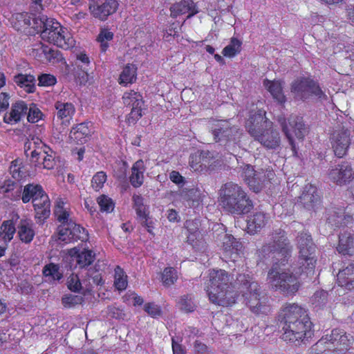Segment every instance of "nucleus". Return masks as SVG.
<instances>
[{
    "label": "nucleus",
    "mask_w": 354,
    "mask_h": 354,
    "mask_svg": "<svg viewBox=\"0 0 354 354\" xmlns=\"http://www.w3.org/2000/svg\"><path fill=\"white\" fill-rule=\"evenodd\" d=\"M297 243L299 257L297 263L292 266V270H286L281 268V262L274 261L268 272L267 281L270 287L286 295L293 294L299 290L298 275L313 273L317 262L316 247L310 234L304 232L299 233Z\"/></svg>",
    "instance_id": "f257e3e1"
},
{
    "label": "nucleus",
    "mask_w": 354,
    "mask_h": 354,
    "mask_svg": "<svg viewBox=\"0 0 354 354\" xmlns=\"http://www.w3.org/2000/svg\"><path fill=\"white\" fill-rule=\"evenodd\" d=\"M279 317L283 324L281 338L286 342L303 341L312 335V323L306 310L296 304H287Z\"/></svg>",
    "instance_id": "f03ea898"
},
{
    "label": "nucleus",
    "mask_w": 354,
    "mask_h": 354,
    "mask_svg": "<svg viewBox=\"0 0 354 354\" xmlns=\"http://www.w3.org/2000/svg\"><path fill=\"white\" fill-rule=\"evenodd\" d=\"M218 201L225 212L234 215L246 214L253 207V203L245 190L232 182L221 186Z\"/></svg>",
    "instance_id": "7ed1b4c3"
},
{
    "label": "nucleus",
    "mask_w": 354,
    "mask_h": 354,
    "mask_svg": "<svg viewBox=\"0 0 354 354\" xmlns=\"http://www.w3.org/2000/svg\"><path fill=\"white\" fill-rule=\"evenodd\" d=\"M248 133L267 149L276 150L281 145L279 131L271 127L265 117V112L259 111L251 115L245 124Z\"/></svg>",
    "instance_id": "20e7f679"
},
{
    "label": "nucleus",
    "mask_w": 354,
    "mask_h": 354,
    "mask_svg": "<svg viewBox=\"0 0 354 354\" xmlns=\"http://www.w3.org/2000/svg\"><path fill=\"white\" fill-rule=\"evenodd\" d=\"M209 300L218 306H229L236 301L230 276L224 270H212L209 273V283L205 288Z\"/></svg>",
    "instance_id": "39448f33"
},
{
    "label": "nucleus",
    "mask_w": 354,
    "mask_h": 354,
    "mask_svg": "<svg viewBox=\"0 0 354 354\" xmlns=\"http://www.w3.org/2000/svg\"><path fill=\"white\" fill-rule=\"evenodd\" d=\"M236 281L240 285L239 288L243 292L245 304L252 312L256 314H266L269 312L268 297L250 274H239Z\"/></svg>",
    "instance_id": "423d86ee"
},
{
    "label": "nucleus",
    "mask_w": 354,
    "mask_h": 354,
    "mask_svg": "<svg viewBox=\"0 0 354 354\" xmlns=\"http://www.w3.org/2000/svg\"><path fill=\"white\" fill-rule=\"evenodd\" d=\"M261 253L266 255L272 254L274 261L286 265L291 257L292 245L288 239L286 232L281 229L274 230L269 235V239L261 248Z\"/></svg>",
    "instance_id": "0eeeda50"
},
{
    "label": "nucleus",
    "mask_w": 354,
    "mask_h": 354,
    "mask_svg": "<svg viewBox=\"0 0 354 354\" xmlns=\"http://www.w3.org/2000/svg\"><path fill=\"white\" fill-rule=\"evenodd\" d=\"M208 127L214 140L229 151H234L240 142L241 131L229 120H213L209 122Z\"/></svg>",
    "instance_id": "6e6552de"
},
{
    "label": "nucleus",
    "mask_w": 354,
    "mask_h": 354,
    "mask_svg": "<svg viewBox=\"0 0 354 354\" xmlns=\"http://www.w3.org/2000/svg\"><path fill=\"white\" fill-rule=\"evenodd\" d=\"M353 341V336L347 335L342 330L336 328L330 335L327 334L320 339L307 354H326L327 350L335 352L347 351Z\"/></svg>",
    "instance_id": "1a4fd4ad"
},
{
    "label": "nucleus",
    "mask_w": 354,
    "mask_h": 354,
    "mask_svg": "<svg viewBox=\"0 0 354 354\" xmlns=\"http://www.w3.org/2000/svg\"><path fill=\"white\" fill-rule=\"evenodd\" d=\"M46 26V29H43L41 32V37L43 40L64 49H68L75 45V40L71 37L67 30L55 19L49 21Z\"/></svg>",
    "instance_id": "9d476101"
},
{
    "label": "nucleus",
    "mask_w": 354,
    "mask_h": 354,
    "mask_svg": "<svg viewBox=\"0 0 354 354\" xmlns=\"http://www.w3.org/2000/svg\"><path fill=\"white\" fill-rule=\"evenodd\" d=\"M291 92L297 100H305L310 96H315L320 101L327 100V95L319 84L308 77H299L295 80L291 84Z\"/></svg>",
    "instance_id": "9b49d317"
},
{
    "label": "nucleus",
    "mask_w": 354,
    "mask_h": 354,
    "mask_svg": "<svg viewBox=\"0 0 354 354\" xmlns=\"http://www.w3.org/2000/svg\"><path fill=\"white\" fill-rule=\"evenodd\" d=\"M55 113L53 124H59L60 127H56L59 133L66 132V127L71 124L75 112V108L71 102L57 101L55 103Z\"/></svg>",
    "instance_id": "f8f14e48"
},
{
    "label": "nucleus",
    "mask_w": 354,
    "mask_h": 354,
    "mask_svg": "<svg viewBox=\"0 0 354 354\" xmlns=\"http://www.w3.org/2000/svg\"><path fill=\"white\" fill-rule=\"evenodd\" d=\"M119 3L117 0H89L88 9L91 15L100 21H106L109 16L114 14Z\"/></svg>",
    "instance_id": "ddd939ff"
},
{
    "label": "nucleus",
    "mask_w": 354,
    "mask_h": 354,
    "mask_svg": "<svg viewBox=\"0 0 354 354\" xmlns=\"http://www.w3.org/2000/svg\"><path fill=\"white\" fill-rule=\"evenodd\" d=\"M88 238V234L86 230L80 225L76 224L73 221L65 227H58V240L63 242L64 244L80 240L86 241Z\"/></svg>",
    "instance_id": "4468645a"
},
{
    "label": "nucleus",
    "mask_w": 354,
    "mask_h": 354,
    "mask_svg": "<svg viewBox=\"0 0 354 354\" xmlns=\"http://www.w3.org/2000/svg\"><path fill=\"white\" fill-rule=\"evenodd\" d=\"M288 124L290 129L288 126L286 120H283V122H281V128L290 145L292 146V150L295 151V146L290 131H292L297 138L302 139L307 131V129L304 124L302 118L298 116H291L288 119Z\"/></svg>",
    "instance_id": "2eb2a0df"
},
{
    "label": "nucleus",
    "mask_w": 354,
    "mask_h": 354,
    "mask_svg": "<svg viewBox=\"0 0 354 354\" xmlns=\"http://www.w3.org/2000/svg\"><path fill=\"white\" fill-rule=\"evenodd\" d=\"M56 153L51 149L30 151V162L38 168L52 169L56 165Z\"/></svg>",
    "instance_id": "dca6fc26"
},
{
    "label": "nucleus",
    "mask_w": 354,
    "mask_h": 354,
    "mask_svg": "<svg viewBox=\"0 0 354 354\" xmlns=\"http://www.w3.org/2000/svg\"><path fill=\"white\" fill-rule=\"evenodd\" d=\"M352 209V207H347L346 209L335 207L328 209L327 222L335 227L348 226L353 221V215L350 214Z\"/></svg>",
    "instance_id": "f3484780"
},
{
    "label": "nucleus",
    "mask_w": 354,
    "mask_h": 354,
    "mask_svg": "<svg viewBox=\"0 0 354 354\" xmlns=\"http://www.w3.org/2000/svg\"><path fill=\"white\" fill-rule=\"evenodd\" d=\"M331 144L335 156L343 157L351 144L350 131L344 128L335 131L331 136Z\"/></svg>",
    "instance_id": "a211bd4d"
},
{
    "label": "nucleus",
    "mask_w": 354,
    "mask_h": 354,
    "mask_svg": "<svg viewBox=\"0 0 354 354\" xmlns=\"http://www.w3.org/2000/svg\"><path fill=\"white\" fill-rule=\"evenodd\" d=\"M328 176L333 182L342 185L353 179L354 172L348 162H344L332 167L329 170Z\"/></svg>",
    "instance_id": "6ab92c4d"
},
{
    "label": "nucleus",
    "mask_w": 354,
    "mask_h": 354,
    "mask_svg": "<svg viewBox=\"0 0 354 354\" xmlns=\"http://www.w3.org/2000/svg\"><path fill=\"white\" fill-rule=\"evenodd\" d=\"M170 16L177 18L181 15H187V18H190L198 12V8L192 0H182L173 4L170 7Z\"/></svg>",
    "instance_id": "aec40b11"
},
{
    "label": "nucleus",
    "mask_w": 354,
    "mask_h": 354,
    "mask_svg": "<svg viewBox=\"0 0 354 354\" xmlns=\"http://www.w3.org/2000/svg\"><path fill=\"white\" fill-rule=\"evenodd\" d=\"M19 21H22L24 26H30L37 31V33L41 32L43 29H46L47 23L53 19L48 18L46 15H39L35 16L33 15L21 14L17 17Z\"/></svg>",
    "instance_id": "412c9836"
},
{
    "label": "nucleus",
    "mask_w": 354,
    "mask_h": 354,
    "mask_svg": "<svg viewBox=\"0 0 354 354\" xmlns=\"http://www.w3.org/2000/svg\"><path fill=\"white\" fill-rule=\"evenodd\" d=\"M319 196L317 194L316 187L313 185H306L303 189L302 194L299 196V202L303 206L308 209H313L319 203Z\"/></svg>",
    "instance_id": "4be33fe9"
},
{
    "label": "nucleus",
    "mask_w": 354,
    "mask_h": 354,
    "mask_svg": "<svg viewBox=\"0 0 354 354\" xmlns=\"http://www.w3.org/2000/svg\"><path fill=\"white\" fill-rule=\"evenodd\" d=\"M32 203L37 219L41 221L50 216V201L45 192L43 194L39 195L38 197L34 198Z\"/></svg>",
    "instance_id": "5701e85b"
},
{
    "label": "nucleus",
    "mask_w": 354,
    "mask_h": 354,
    "mask_svg": "<svg viewBox=\"0 0 354 354\" xmlns=\"http://www.w3.org/2000/svg\"><path fill=\"white\" fill-rule=\"evenodd\" d=\"M268 216L262 212H257L250 215L247 220L248 232L254 234L260 232L267 224Z\"/></svg>",
    "instance_id": "b1692460"
},
{
    "label": "nucleus",
    "mask_w": 354,
    "mask_h": 354,
    "mask_svg": "<svg viewBox=\"0 0 354 354\" xmlns=\"http://www.w3.org/2000/svg\"><path fill=\"white\" fill-rule=\"evenodd\" d=\"M28 111V106L23 101H19L12 105L10 112L6 113L3 117L6 123L14 124L24 117Z\"/></svg>",
    "instance_id": "393cba45"
},
{
    "label": "nucleus",
    "mask_w": 354,
    "mask_h": 354,
    "mask_svg": "<svg viewBox=\"0 0 354 354\" xmlns=\"http://www.w3.org/2000/svg\"><path fill=\"white\" fill-rule=\"evenodd\" d=\"M68 254L81 268L90 266L94 261L95 257L92 250H84L80 252L77 248L69 250Z\"/></svg>",
    "instance_id": "a878e982"
},
{
    "label": "nucleus",
    "mask_w": 354,
    "mask_h": 354,
    "mask_svg": "<svg viewBox=\"0 0 354 354\" xmlns=\"http://www.w3.org/2000/svg\"><path fill=\"white\" fill-rule=\"evenodd\" d=\"M337 281L339 286L350 290L354 289V261L339 271Z\"/></svg>",
    "instance_id": "bb28decb"
},
{
    "label": "nucleus",
    "mask_w": 354,
    "mask_h": 354,
    "mask_svg": "<svg viewBox=\"0 0 354 354\" xmlns=\"http://www.w3.org/2000/svg\"><path fill=\"white\" fill-rule=\"evenodd\" d=\"M223 248L225 252L231 254L230 257L235 261L242 251L243 244L232 235L225 234L223 238Z\"/></svg>",
    "instance_id": "cd10ccee"
},
{
    "label": "nucleus",
    "mask_w": 354,
    "mask_h": 354,
    "mask_svg": "<svg viewBox=\"0 0 354 354\" xmlns=\"http://www.w3.org/2000/svg\"><path fill=\"white\" fill-rule=\"evenodd\" d=\"M145 171L146 167L142 160L140 159L134 162L131 167V174L129 176V181L133 187L138 188L142 185Z\"/></svg>",
    "instance_id": "c85d7f7f"
},
{
    "label": "nucleus",
    "mask_w": 354,
    "mask_h": 354,
    "mask_svg": "<svg viewBox=\"0 0 354 354\" xmlns=\"http://www.w3.org/2000/svg\"><path fill=\"white\" fill-rule=\"evenodd\" d=\"M18 235L20 240L25 243H30L34 236L33 223L30 219H21L18 225Z\"/></svg>",
    "instance_id": "c756f323"
},
{
    "label": "nucleus",
    "mask_w": 354,
    "mask_h": 354,
    "mask_svg": "<svg viewBox=\"0 0 354 354\" xmlns=\"http://www.w3.org/2000/svg\"><path fill=\"white\" fill-rule=\"evenodd\" d=\"M13 82L24 88L26 93H31L35 91L36 80L35 76L30 74L18 73L13 77Z\"/></svg>",
    "instance_id": "7c9ffc66"
},
{
    "label": "nucleus",
    "mask_w": 354,
    "mask_h": 354,
    "mask_svg": "<svg viewBox=\"0 0 354 354\" xmlns=\"http://www.w3.org/2000/svg\"><path fill=\"white\" fill-rule=\"evenodd\" d=\"M88 124L89 122H83L73 127L70 132V138L77 144L86 142L91 133Z\"/></svg>",
    "instance_id": "2f4dec72"
},
{
    "label": "nucleus",
    "mask_w": 354,
    "mask_h": 354,
    "mask_svg": "<svg viewBox=\"0 0 354 354\" xmlns=\"http://www.w3.org/2000/svg\"><path fill=\"white\" fill-rule=\"evenodd\" d=\"M354 247V234L344 232L339 235V243L337 250L344 255L351 254V250Z\"/></svg>",
    "instance_id": "473e14b6"
},
{
    "label": "nucleus",
    "mask_w": 354,
    "mask_h": 354,
    "mask_svg": "<svg viewBox=\"0 0 354 354\" xmlns=\"http://www.w3.org/2000/svg\"><path fill=\"white\" fill-rule=\"evenodd\" d=\"M263 85L270 93L274 99L278 102L282 104L286 101V97L283 93L281 82L279 81H270L266 80Z\"/></svg>",
    "instance_id": "72a5a7b5"
},
{
    "label": "nucleus",
    "mask_w": 354,
    "mask_h": 354,
    "mask_svg": "<svg viewBox=\"0 0 354 354\" xmlns=\"http://www.w3.org/2000/svg\"><path fill=\"white\" fill-rule=\"evenodd\" d=\"M10 173L17 180H21L28 175V170L21 159H16L11 162Z\"/></svg>",
    "instance_id": "f704fd0d"
},
{
    "label": "nucleus",
    "mask_w": 354,
    "mask_h": 354,
    "mask_svg": "<svg viewBox=\"0 0 354 354\" xmlns=\"http://www.w3.org/2000/svg\"><path fill=\"white\" fill-rule=\"evenodd\" d=\"M44 192L42 187L39 185L28 184L23 190L21 200L24 203H28L31 199L37 198Z\"/></svg>",
    "instance_id": "c9c22d12"
},
{
    "label": "nucleus",
    "mask_w": 354,
    "mask_h": 354,
    "mask_svg": "<svg viewBox=\"0 0 354 354\" xmlns=\"http://www.w3.org/2000/svg\"><path fill=\"white\" fill-rule=\"evenodd\" d=\"M266 183V174L262 169L259 170L255 176H252V178H249L248 185L254 192L258 193L262 190Z\"/></svg>",
    "instance_id": "e433bc0d"
},
{
    "label": "nucleus",
    "mask_w": 354,
    "mask_h": 354,
    "mask_svg": "<svg viewBox=\"0 0 354 354\" xmlns=\"http://www.w3.org/2000/svg\"><path fill=\"white\" fill-rule=\"evenodd\" d=\"M204 197V191L199 187L186 189L182 193V198L187 201H191L192 205H194V203L201 202Z\"/></svg>",
    "instance_id": "4c0bfd02"
},
{
    "label": "nucleus",
    "mask_w": 354,
    "mask_h": 354,
    "mask_svg": "<svg viewBox=\"0 0 354 354\" xmlns=\"http://www.w3.org/2000/svg\"><path fill=\"white\" fill-rule=\"evenodd\" d=\"M137 68L133 64H127L122 70L120 76V84L127 85L132 84L136 80Z\"/></svg>",
    "instance_id": "58836bf2"
},
{
    "label": "nucleus",
    "mask_w": 354,
    "mask_h": 354,
    "mask_svg": "<svg viewBox=\"0 0 354 354\" xmlns=\"http://www.w3.org/2000/svg\"><path fill=\"white\" fill-rule=\"evenodd\" d=\"M134 103L130 106L131 110L129 114L127 120L129 123H135L142 116V106L143 105V100L142 95L138 98H135Z\"/></svg>",
    "instance_id": "ea45409f"
},
{
    "label": "nucleus",
    "mask_w": 354,
    "mask_h": 354,
    "mask_svg": "<svg viewBox=\"0 0 354 354\" xmlns=\"http://www.w3.org/2000/svg\"><path fill=\"white\" fill-rule=\"evenodd\" d=\"M15 232L16 228L12 221L8 220L3 222L1 225L0 237L4 242L10 241Z\"/></svg>",
    "instance_id": "a19ab883"
},
{
    "label": "nucleus",
    "mask_w": 354,
    "mask_h": 354,
    "mask_svg": "<svg viewBox=\"0 0 354 354\" xmlns=\"http://www.w3.org/2000/svg\"><path fill=\"white\" fill-rule=\"evenodd\" d=\"M54 214L57 221L62 223L59 227L67 226V224L71 221L69 219V212L64 207L62 201H58L55 208Z\"/></svg>",
    "instance_id": "79ce46f5"
},
{
    "label": "nucleus",
    "mask_w": 354,
    "mask_h": 354,
    "mask_svg": "<svg viewBox=\"0 0 354 354\" xmlns=\"http://www.w3.org/2000/svg\"><path fill=\"white\" fill-rule=\"evenodd\" d=\"M113 33L107 28H102L97 37V42L100 44V50L106 52L109 47V41H112Z\"/></svg>",
    "instance_id": "37998d69"
},
{
    "label": "nucleus",
    "mask_w": 354,
    "mask_h": 354,
    "mask_svg": "<svg viewBox=\"0 0 354 354\" xmlns=\"http://www.w3.org/2000/svg\"><path fill=\"white\" fill-rule=\"evenodd\" d=\"M43 274L48 277L50 280L59 281L63 277L59 272V266L57 264L50 263L46 265L43 268Z\"/></svg>",
    "instance_id": "c03bdc74"
},
{
    "label": "nucleus",
    "mask_w": 354,
    "mask_h": 354,
    "mask_svg": "<svg viewBox=\"0 0 354 354\" xmlns=\"http://www.w3.org/2000/svg\"><path fill=\"white\" fill-rule=\"evenodd\" d=\"M161 279L165 286L173 285L178 279L177 271L171 267L165 268L162 273Z\"/></svg>",
    "instance_id": "a18cd8bd"
},
{
    "label": "nucleus",
    "mask_w": 354,
    "mask_h": 354,
    "mask_svg": "<svg viewBox=\"0 0 354 354\" xmlns=\"http://www.w3.org/2000/svg\"><path fill=\"white\" fill-rule=\"evenodd\" d=\"M127 276L120 267L117 266L115 268V287L118 290L122 291L127 288Z\"/></svg>",
    "instance_id": "49530a36"
},
{
    "label": "nucleus",
    "mask_w": 354,
    "mask_h": 354,
    "mask_svg": "<svg viewBox=\"0 0 354 354\" xmlns=\"http://www.w3.org/2000/svg\"><path fill=\"white\" fill-rule=\"evenodd\" d=\"M241 42L236 39L232 38L230 44L223 50V54L225 57H234L241 51Z\"/></svg>",
    "instance_id": "de8ad7c7"
},
{
    "label": "nucleus",
    "mask_w": 354,
    "mask_h": 354,
    "mask_svg": "<svg viewBox=\"0 0 354 354\" xmlns=\"http://www.w3.org/2000/svg\"><path fill=\"white\" fill-rule=\"evenodd\" d=\"M133 207L138 218L145 216L149 214L147 208L144 205V198L140 195L133 196Z\"/></svg>",
    "instance_id": "09e8293b"
},
{
    "label": "nucleus",
    "mask_w": 354,
    "mask_h": 354,
    "mask_svg": "<svg viewBox=\"0 0 354 354\" xmlns=\"http://www.w3.org/2000/svg\"><path fill=\"white\" fill-rule=\"evenodd\" d=\"M90 59L84 53H80L76 55V59L74 62V69L76 70H89Z\"/></svg>",
    "instance_id": "8fccbe9b"
},
{
    "label": "nucleus",
    "mask_w": 354,
    "mask_h": 354,
    "mask_svg": "<svg viewBox=\"0 0 354 354\" xmlns=\"http://www.w3.org/2000/svg\"><path fill=\"white\" fill-rule=\"evenodd\" d=\"M38 149H41V151H42L50 148L45 145L39 138H32L31 140H29L25 144V152L26 156H28V151H37Z\"/></svg>",
    "instance_id": "3c124183"
},
{
    "label": "nucleus",
    "mask_w": 354,
    "mask_h": 354,
    "mask_svg": "<svg viewBox=\"0 0 354 354\" xmlns=\"http://www.w3.org/2000/svg\"><path fill=\"white\" fill-rule=\"evenodd\" d=\"M97 203L102 212H111L114 209L113 200L106 195H102L97 198Z\"/></svg>",
    "instance_id": "603ef678"
},
{
    "label": "nucleus",
    "mask_w": 354,
    "mask_h": 354,
    "mask_svg": "<svg viewBox=\"0 0 354 354\" xmlns=\"http://www.w3.org/2000/svg\"><path fill=\"white\" fill-rule=\"evenodd\" d=\"M311 299L315 307L321 308L325 306L328 301V292L323 290L317 291L314 293Z\"/></svg>",
    "instance_id": "864d4df0"
},
{
    "label": "nucleus",
    "mask_w": 354,
    "mask_h": 354,
    "mask_svg": "<svg viewBox=\"0 0 354 354\" xmlns=\"http://www.w3.org/2000/svg\"><path fill=\"white\" fill-rule=\"evenodd\" d=\"M106 174L104 171L97 172L92 178L91 186L95 191H99L106 180Z\"/></svg>",
    "instance_id": "5fc2aeb1"
},
{
    "label": "nucleus",
    "mask_w": 354,
    "mask_h": 354,
    "mask_svg": "<svg viewBox=\"0 0 354 354\" xmlns=\"http://www.w3.org/2000/svg\"><path fill=\"white\" fill-rule=\"evenodd\" d=\"M84 301V298L80 295H68L64 296L62 299V304L65 308H72L77 304H80Z\"/></svg>",
    "instance_id": "6e6d98bb"
},
{
    "label": "nucleus",
    "mask_w": 354,
    "mask_h": 354,
    "mask_svg": "<svg viewBox=\"0 0 354 354\" xmlns=\"http://www.w3.org/2000/svg\"><path fill=\"white\" fill-rule=\"evenodd\" d=\"M45 57L50 62H59L63 59L62 55L57 50L48 48L47 46L43 48Z\"/></svg>",
    "instance_id": "4d7b16f0"
},
{
    "label": "nucleus",
    "mask_w": 354,
    "mask_h": 354,
    "mask_svg": "<svg viewBox=\"0 0 354 354\" xmlns=\"http://www.w3.org/2000/svg\"><path fill=\"white\" fill-rule=\"evenodd\" d=\"M67 286L70 290L79 292L82 288V283L77 274H72L69 276L67 281Z\"/></svg>",
    "instance_id": "13d9d810"
},
{
    "label": "nucleus",
    "mask_w": 354,
    "mask_h": 354,
    "mask_svg": "<svg viewBox=\"0 0 354 354\" xmlns=\"http://www.w3.org/2000/svg\"><path fill=\"white\" fill-rule=\"evenodd\" d=\"M144 310L149 315L153 318L160 317L162 315L160 307L153 302L145 304Z\"/></svg>",
    "instance_id": "bf43d9fd"
},
{
    "label": "nucleus",
    "mask_w": 354,
    "mask_h": 354,
    "mask_svg": "<svg viewBox=\"0 0 354 354\" xmlns=\"http://www.w3.org/2000/svg\"><path fill=\"white\" fill-rule=\"evenodd\" d=\"M240 169L241 170V176L247 184L248 179L252 178V176H255L258 171L254 170V167L249 164H243Z\"/></svg>",
    "instance_id": "052dcab7"
},
{
    "label": "nucleus",
    "mask_w": 354,
    "mask_h": 354,
    "mask_svg": "<svg viewBox=\"0 0 354 354\" xmlns=\"http://www.w3.org/2000/svg\"><path fill=\"white\" fill-rule=\"evenodd\" d=\"M26 115L28 122L32 123L38 122L42 116L41 111L35 106H30V108L28 107Z\"/></svg>",
    "instance_id": "680f3d73"
},
{
    "label": "nucleus",
    "mask_w": 354,
    "mask_h": 354,
    "mask_svg": "<svg viewBox=\"0 0 354 354\" xmlns=\"http://www.w3.org/2000/svg\"><path fill=\"white\" fill-rule=\"evenodd\" d=\"M74 76L77 83L80 85H85L88 81V70L74 69Z\"/></svg>",
    "instance_id": "e2e57ef3"
},
{
    "label": "nucleus",
    "mask_w": 354,
    "mask_h": 354,
    "mask_svg": "<svg viewBox=\"0 0 354 354\" xmlns=\"http://www.w3.org/2000/svg\"><path fill=\"white\" fill-rule=\"evenodd\" d=\"M39 86H50L54 85L57 80L56 78L50 74H42L39 76Z\"/></svg>",
    "instance_id": "0e129e2a"
},
{
    "label": "nucleus",
    "mask_w": 354,
    "mask_h": 354,
    "mask_svg": "<svg viewBox=\"0 0 354 354\" xmlns=\"http://www.w3.org/2000/svg\"><path fill=\"white\" fill-rule=\"evenodd\" d=\"M189 165L195 171L202 170L203 165L201 164V158L198 151L192 154L189 156Z\"/></svg>",
    "instance_id": "69168bd1"
},
{
    "label": "nucleus",
    "mask_w": 354,
    "mask_h": 354,
    "mask_svg": "<svg viewBox=\"0 0 354 354\" xmlns=\"http://www.w3.org/2000/svg\"><path fill=\"white\" fill-rule=\"evenodd\" d=\"M203 167H206L214 158V153L208 150L198 151Z\"/></svg>",
    "instance_id": "338daca9"
},
{
    "label": "nucleus",
    "mask_w": 354,
    "mask_h": 354,
    "mask_svg": "<svg viewBox=\"0 0 354 354\" xmlns=\"http://www.w3.org/2000/svg\"><path fill=\"white\" fill-rule=\"evenodd\" d=\"M17 183L12 180H6L2 184H0V194H9L17 187Z\"/></svg>",
    "instance_id": "774afa93"
}]
</instances>
